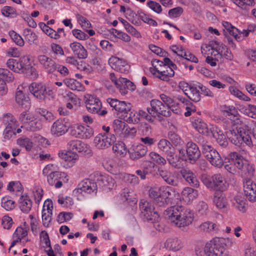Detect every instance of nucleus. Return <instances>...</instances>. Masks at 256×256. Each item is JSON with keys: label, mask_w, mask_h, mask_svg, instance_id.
I'll return each instance as SVG.
<instances>
[{"label": "nucleus", "mask_w": 256, "mask_h": 256, "mask_svg": "<svg viewBox=\"0 0 256 256\" xmlns=\"http://www.w3.org/2000/svg\"><path fill=\"white\" fill-rule=\"evenodd\" d=\"M164 247L170 250L176 252L182 248V244L178 238H168L164 242Z\"/></svg>", "instance_id": "nucleus-28"}, {"label": "nucleus", "mask_w": 256, "mask_h": 256, "mask_svg": "<svg viewBox=\"0 0 256 256\" xmlns=\"http://www.w3.org/2000/svg\"><path fill=\"white\" fill-rule=\"evenodd\" d=\"M52 209H42V220L43 225L48 227L52 220Z\"/></svg>", "instance_id": "nucleus-43"}, {"label": "nucleus", "mask_w": 256, "mask_h": 256, "mask_svg": "<svg viewBox=\"0 0 256 256\" xmlns=\"http://www.w3.org/2000/svg\"><path fill=\"white\" fill-rule=\"evenodd\" d=\"M58 203L62 207L68 208L74 204L73 199L69 196H58Z\"/></svg>", "instance_id": "nucleus-52"}, {"label": "nucleus", "mask_w": 256, "mask_h": 256, "mask_svg": "<svg viewBox=\"0 0 256 256\" xmlns=\"http://www.w3.org/2000/svg\"><path fill=\"white\" fill-rule=\"evenodd\" d=\"M3 122L6 128H16L18 126V122L15 117L9 113L4 116Z\"/></svg>", "instance_id": "nucleus-37"}, {"label": "nucleus", "mask_w": 256, "mask_h": 256, "mask_svg": "<svg viewBox=\"0 0 256 256\" xmlns=\"http://www.w3.org/2000/svg\"><path fill=\"white\" fill-rule=\"evenodd\" d=\"M159 174L163 180L168 184L174 186H176L178 184V180L177 177L174 174L164 168H160L158 170Z\"/></svg>", "instance_id": "nucleus-22"}, {"label": "nucleus", "mask_w": 256, "mask_h": 256, "mask_svg": "<svg viewBox=\"0 0 256 256\" xmlns=\"http://www.w3.org/2000/svg\"><path fill=\"white\" fill-rule=\"evenodd\" d=\"M186 154L190 161L196 162L200 156V152L197 145L192 142H189L186 145Z\"/></svg>", "instance_id": "nucleus-18"}, {"label": "nucleus", "mask_w": 256, "mask_h": 256, "mask_svg": "<svg viewBox=\"0 0 256 256\" xmlns=\"http://www.w3.org/2000/svg\"><path fill=\"white\" fill-rule=\"evenodd\" d=\"M168 138L174 146L180 145L182 142L179 136L172 130L168 132Z\"/></svg>", "instance_id": "nucleus-60"}, {"label": "nucleus", "mask_w": 256, "mask_h": 256, "mask_svg": "<svg viewBox=\"0 0 256 256\" xmlns=\"http://www.w3.org/2000/svg\"><path fill=\"white\" fill-rule=\"evenodd\" d=\"M33 118H34V116L28 110L20 113L18 116V120L22 124L21 128L27 126L28 123Z\"/></svg>", "instance_id": "nucleus-39"}, {"label": "nucleus", "mask_w": 256, "mask_h": 256, "mask_svg": "<svg viewBox=\"0 0 256 256\" xmlns=\"http://www.w3.org/2000/svg\"><path fill=\"white\" fill-rule=\"evenodd\" d=\"M242 112L244 114L254 118L256 117V106L247 104L240 108Z\"/></svg>", "instance_id": "nucleus-48"}, {"label": "nucleus", "mask_w": 256, "mask_h": 256, "mask_svg": "<svg viewBox=\"0 0 256 256\" xmlns=\"http://www.w3.org/2000/svg\"><path fill=\"white\" fill-rule=\"evenodd\" d=\"M63 82L67 87L72 90L81 91L84 89L82 84L73 78H65Z\"/></svg>", "instance_id": "nucleus-36"}, {"label": "nucleus", "mask_w": 256, "mask_h": 256, "mask_svg": "<svg viewBox=\"0 0 256 256\" xmlns=\"http://www.w3.org/2000/svg\"><path fill=\"white\" fill-rule=\"evenodd\" d=\"M20 71L28 69L30 66V58L28 56H24L18 59Z\"/></svg>", "instance_id": "nucleus-61"}, {"label": "nucleus", "mask_w": 256, "mask_h": 256, "mask_svg": "<svg viewBox=\"0 0 256 256\" xmlns=\"http://www.w3.org/2000/svg\"><path fill=\"white\" fill-rule=\"evenodd\" d=\"M244 194L250 202L256 200V184L250 179H245L244 181Z\"/></svg>", "instance_id": "nucleus-17"}, {"label": "nucleus", "mask_w": 256, "mask_h": 256, "mask_svg": "<svg viewBox=\"0 0 256 256\" xmlns=\"http://www.w3.org/2000/svg\"><path fill=\"white\" fill-rule=\"evenodd\" d=\"M9 35L17 45L22 46L24 45V42L21 36L14 30H10L9 32Z\"/></svg>", "instance_id": "nucleus-59"}, {"label": "nucleus", "mask_w": 256, "mask_h": 256, "mask_svg": "<svg viewBox=\"0 0 256 256\" xmlns=\"http://www.w3.org/2000/svg\"><path fill=\"white\" fill-rule=\"evenodd\" d=\"M229 156L238 168L240 170L243 168L244 166L243 160L238 153L232 152L229 154Z\"/></svg>", "instance_id": "nucleus-46"}, {"label": "nucleus", "mask_w": 256, "mask_h": 256, "mask_svg": "<svg viewBox=\"0 0 256 256\" xmlns=\"http://www.w3.org/2000/svg\"><path fill=\"white\" fill-rule=\"evenodd\" d=\"M70 46L73 53L79 58L85 59L87 58V51L80 43L74 42L70 43Z\"/></svg>", "instance_id": "nucleus-27"}, {"label": "nucleus", "mask_w": 256, "mask_h": 256, "mask_svg": "<svg viewBox=\"0 0 256 256\" xmlns=\"http://www.w3.org/2000/svg\"><path fill=\"white\" fill-rule=\"evenodd\" d=\"M68 148L70 150L78 152H86L89 146L78 140H73L69 141L67 144Z\"/></svg>", "instance_id": "nucleus-20"}, {"label": "nucleus", "mask_w": 256, "mask_h": 256, "mask_svg": "<svg viewBox=\"0 0 256 256\" xmlns=\"http://www.w3.org/2000/svg\"><path fill=\"white\" fill-rule=\"evenodd\" d=\"M124 120L129 123H138L140 121V117L138 112L131 110V108H130L128 111L125 112L121 116Z\"/></svg>", "instance_id": "nucleus-33"}, {"label": "nucleus", "mask_w": 256, "mask_h": 256, "mask_svg": "<svg viewBox=\"0 0 256 256\" xmlns=\"http://www.w3.org/2000/svg\"><path fill=\"white\" fill-rule=\"evenodd\" d=\"M229 90L232 94L237 97L240 100H242L244 101H249L250 100V98L248 96L244 95L242 92L235 87L232 86H230L229 88Z\"/></svg>", "instance_id": "nucleus-55"}, {"label": "nucleus", "mask_w": 256, "mask_h": 256, "mask_svg": "<svg viewBox=\"0 0 256 256\" xmlns=\"http://www.w3.org/2000/svg\"><path fill=\"white\" fill-rule=\"evenodd\" d=\"M248 125V130L246 128V132H248V134L251 138L252 143V145L248 146H252L254 145V140H256V121L252 120L250 123L246 122H244Z\"/></svg>", "instance_id": "nucleus-42"}, {"label": "nucleus", "mask_w": 256, "mask_h": 256, "mask_svg": "<svg viewBox=\"0 0 256 256\" xmlns=\"http://www.w3.org/2000/svg\"><path fill=\"white\" fill-rule=\"evenodd\" d=\"M166 160L169 164L174 168L179 169L182 166V161L180 160V158H178V155L176 154L174 150L168 152Z\"/></svg>", "instance_id": "nucleus-26"}, {"label": "nucleus", "mask_w": 256, "mask_h": 256, "mask_svg": "<svg viewBox=\"0 0 256 256\" xmlns=\"http://www.w3.org/2000/svg\"><path fill=\"white\" fill-rule=\"evenodd\" d=\"M26 128L31 131H37L42 128V124L39 120L33 118L28 123Z\"/></svg>", "instance_id": "nucleus-50"}, {"label": "nucleus", "mask_w": 256, "mask_h": 256, "mask_svg": "<svg viewBox=\"0 0 256 256\" xmlns=\"http://www.w3.org/2000/svg\"><path fill=\"white\" fill-rule=\"evenodd\" d=\"M214 202L217 208H224L226 207V200L220 192L214 196Z\"/></svg>", "instance_id": "nucleus-54"}, {"label": "nucleus", "mask_w": 256, "mask_h": 256, "mask_svg": "<svg viewBox=\"0 0 256 256\" xmlns=\"http://www.w3.org/2000/svg\"><path fill=\"white\" fill-rule=\"evenodd\" d=\"M243 252L244 256H256V247L253 244L246 243L244 244Z\"/></svg>", "instance_id": "nucleus-51"}, {"label": "nucleus", "mask_w": 256, "mask_h": 256, "mask_svg": "<svg viewBox=\"0 0 256 256\" xmlns=\"http://www.w3.org/2000/svg\"><path fill=\"white\" fill-rule=\"evenodd\" d=\"M202 183L208 188L218 191H223L226 188L224 177L220 174H216L210 176L203 174L201 176Z\"/></svg>", "instance_id": "nucleus-8"}, {"label": "nucleus", "mask_w": 256, "mask_h": 256, "mask_svg": "<svg viewBox=\"0 0 256 256\" xmlns=\"http://www.w3.org/2000/svg\"><path fill=\"white\" fill-rule=\"evenodd\" d=\"M62 176V173L58 172H52L48 176V182L51 186H54L56 188H60L62 183L59 179Z\"/></svg>", "instance_id": "nucleus-30"}, {"label": "nucleus", "mask_w": 256, "mask_h": 256, "mask_svg": "<svg viewBox=\"0 0 256 256\" xmlns=\"http://www.w3.org/2000/svg\"><path fill=\"white\" fill-rule=\"evenodd\" d=\"M116 140V138L114 134L101 133L94 138V144L96 148L104 150L114 144Z\"/></svg>", "instance_id": "nucleus-9"}, {"label": "nucleus", "mask_w": 256, "mask_h": 256, "mask_svg": "<svg viewBox=\"0 0 256 256\" xmlns=\"http://www.w3.org/2000/svg\"><path fill=\"white\" fill-rule=\"evenodd\" d=\"M73 214L72 212H63L58 214L56 220L58 222L61 224L70 220Z\"/></svg>", "instance_id": "nucleus-63"}, {"label": "nucleus", "mask_w": 256, "mask_h": 256, "mask_svg": "<svg viewBox=\"0 0 256 256\" xmlns=\"http://www.w3.org/2000/svg\"><path fill=\"white\" fill-rule=\"evenodd\" d=\"M149 156L158 164L164 165L166 163V158L156 152H150L149 154Z\"/></svg>", "instance_id": "nucleus-53"}, {"label": "nucleus", "mask_w": 256, "mask_h": 256, "mask_svg": "<svg viewBox=\"0 0 256 256\" xmlns=\"http://www.w3.org/2000/svg\"><path fill=\"white\" fill-rule=\"evenodd\" d=\"M70 134L76 138H88L94 134V130L88 126L74 125L70 128Z\"/></svg>", "instance_id": "nucleus-10"}, {"label": "nucleus", "mask_w": 256, "mask_h": 256, "mask_svg": "<svg viewBox=\"0 0 256 256\" xmlns=\"http://www.w3.org/2000/svg\"><path fill=\"white\" fill-rule=\"evenodd\" d=\"M180 174L185 180L192 186L198 188L199 186V182L198 180L194 174L190 170L182 169Z\"/></svg>", "instance_id": "nucleus-29"}, {"label": "nucleus", "mask_w": 256, "mask_h": 256, "mask_svg": "<svg viewBox=\"0 0 256 256\" xmlns=\"http://www.w3.org/2000/svg\"><path fill=\"white\" fill-rule=\"evenodd\" d=\"M152 67L150 68V72L154 76L158 78V76L161 74V72L162 71V69L160 68L164 66L163 62L160 60H153L152 61Z\"/></svg>", "instance_id": "nucleus-34"}, {"label": "nucleus", "mask_w": 256, "mask_h": 256, "mask_svg": "<svg viewBox=\"0 0 256 256\" xmlns=\"http://www.w3.org/2000/svg\"><path fill=\"white\" fill-rule=\"evenodd\" d=\"M28 226L24 228L22 227H18L16 230L15 232L13 234L14 238H18V239L22 240V238L25 237L28 234L27 228Z\"/></svg>", "instance_id": "nucleus-62"}, {"label": "nucleus", "mask_w": 256, "mask_h": 256, "mask_svg": "<svg viewBox=\"0 0 256 256\" xmlns=\"http://www.w3.org/2000/svg\"><path fill=\"white\" fill-rule=\"evenodd\" d=\"M222 110L226 117L236 121V124L226 132V136L230 141L238 146H242L244 144L247 146L252 145V140L248 134V132L246 131V128L248 130V125L238 118V110L235 107L224 105L222 106Z\"/></svg>", "instance_id": "nucleus-1"}, {"label": "nucleus", "mask_w": 256, "mask_h": 256, "mask_svg": "<svg viewBox=\"0 0 256 256\" xmlns=\"http://www.w3.org/2000/svg\"><path fill=\"white\" fill-rule=\"evenodd\" d=\"M170 188H151L148 190L149 196L154 199L158 206H165L171 196Z\"/></svg>", "instance_id": "nucleus-7"}, {"label": "nucleus", "mask_w": 256, "mask_h": 256, "mask_svg": "<svg viewBox=\"0 0 256 256\" xmlns=\"http://www.w3.org/2000/svg\"><path fill=\"white\" fill-rule=\"evenodd\" d=\"M164 216L178 228L190 225L194 220V212L190 209H166Z\"/></svg>", "instance_id": "nucleus-2"}, {"label": "nucleus", "mask_w": 256, "mask_h": 256, "mask_svg": "<svg viewBox=\"0 0 256 256\" xmlns=\"http://www.w3.org/2000/svg\"><path fill=\"white\" fill-rule=\"evenodd\" d=\"M192 126L200 133L204 135H208L210 132L209 129L206 123L201 119H195L192 122Z\"/></svg>", "instance_id": "nucleus-31"}, {"label": "nucleus", "mask_w": 256, "mask_h": 256, "mask_svg": "<svg viewBox=\"0 0 256 256\" xmlns=\"http://www.w3.org/2000/svg\"><path fill=\"white\" fill-rule=\"evenodd\" d=\"M30 92L40 100H44L48 96H52L55 90L52 87L42 83L32 82L28 88Z\"/></svg>", "instance_id": "nucleus-6"}, {"label": "nucleus", "mask_w": 256, "mask_h": 256, "mask_svg": "<svg viewBox=\"0 0 256 256\" xmlns=\"http://www.w3.org/2000/svg\"><path fill=\"white\" fill-rule=\"evenodd\" d=\"M150 110H152L157 116L158 114H161L164 116L168 117L171 114V112L168 108L158 100H152L150 101Z\"/></svg>", "instance_id": "nucleus-15"}, {"label": "nucleus", "mask_w": 256, "mask_h": 256, "mask_svg": "<svg viewBox=\"0 0 256 256\" xmlns=\"http://www.w3.org/2000/svg\"><path fill=\"white\" fill-rule=\"evenodd\" d=\"M212 132L214 137L220 146L225 148L228 145V142L222 131L220 130H214Z\"/></svg>", "instance_id": "nucleus-38"}, {"label": "nucleus", "mask_w": 256, "mask_h": 256, "mask_svg": "<svg viewBox=\"0 0 256 256\" xmlns=\"http://www.w3.org/2000/svg\"><path fill=\"white\" fill-rule=\"evenodd\" d=\"M84 100L86 110L89 112L102 116L107 114V110L106 108L102 110V103L96 96L87 94L84 97Z\"/></svg>", "instance_id": "nucleus-4"}, {"label": "nucleus", "mask_w": 256, "mask_h": 256, "mask_svg": "<svg viewBox=\"0 0 256 256\" xmlns=\"http://www.w3.org/2000/svg\"><path fill=\"white\" fill-rule=\"evenodd\" d=\"M132 192L127 188H124L121 194V196L124 198L128 202L131 203L130 206H134L136 204L137 200L132 196Z\"/></svg>", "instance_id": "nucleus-40"}, {"label": "nucleus", "mask_w": 256, "mask_h": 256, "mask_svg": "<svg viewBox=\"0 0 256 256\" xmlns=\"http://www.w3.org/2000/svg\"><path fill=\"white\" fill-rule=\"evenodd\" d=\"M112 150L116 154L121 156H124L127 152V150L124 144L120 141L116 142L112 146Z\"/></svg>", "instance_id": "nucleus-41"}, {"label": "nucleus", "mask_w": 256, "mask_h": 256, "mask_svg": "<svg viewBox=\"0 0 256 256\" xmlns=\"http://www.w3.org/2000/svg\"><path fill=\"white\" fill-rule=\"evenodd\" d=\"M197 195V190L190 188H186L182 192L183 198H188L189 200H192Z\"/></svg>", "instance_id": "nucleus-56"}, {"label": "nucleus", "mask_w": 256, "mask_h": 256, "mask_svg": "<svg viewBox=\"0 0 256 256\" xmlns=\"http://www.w3.org/2000/svg\"><path fill=\"white\" fill-rule=\"evenodd\" d=\"M140 216L144 220L150 221L152 222L160 220V215L154 209H142Z\"/></svg>", "instance_id": "nucleus-24"}, {"label": "nucleus", "mask_w": 256, "mask_h": 256, "mask_svg": "<svg viewBox=\"0 0 256 256\" xmlns=\"http://www.w3.org/2000/svg\"><path fill=\"white\" fill-rule=\"evenodd\" d=\"M29 98L26 96L22 90H17L16 93V102L21 106L25 108H28L30 106Z\"/></svg>", "instance_id": "nucleus-32"}, {"label": "nucleus", "mask_w": 256, "mask_h": 256, "mask_svg": "<svg viewBox=\"0 0 256 256\" xmlns=\"http://www.w3.org/2000/svg\"><path fill=\"white\" fill-rule=\"evenodd\" d=\"M147 152V146L142 144H138L134 146L133 148L129 151L130 156L134 160H137L144 156Z\"/></svg>", "instance_id": "nucleus-21"}, {"label": "nucleus", "mask_w": 256, "mask_h": 256, "mask_svg": "<svg viewBox=\"0 0 256 256\" xmlns=\"http://www.w3.org/2000/svg\"><path fill=\"white\" fill-rule=\"evenodd\" d=\"M158 148L164 152L168 153L170 150H172L173 148L172 144L167 140L162 138L159 140L158 143Z\"/></svg>", "instance_id": "nucleus-44"}, {"label": "nucleus", "mask_w": 256, "mask_h": 256, "mask_svg": "<svg viewBox=\"0 0 256 256\" xmlns=\"http://www.w3.org/2000/svg\"><path fill=\"white\" fill-rule=\"evenodd\" d=\"M186 96L192 100L198 102L200 100V95L198 88L192 86L188 92H186Z\"/></svg>", "instance_id": "nucleus-45"}, {"label": "nucleus", "mask_w": 256, "mask_h": 256, "mask_svg": "<svg viewBox=\"0 0 256 256\" xmlns=\"http://www.w3.org/2000/svg\"><path fill=\"white\" fill-rule=\"evenodd\" d=\"M202 152L206 159L214 166L220 168L224 161L219 153L207 142L202 140L200 142Z\"/></svg>", "instance_id": "nucleus-5"}, {"label": "nucleus", "mask_w": 256, "mask_h": 256, "mask_svg": "<svg viewBox=\"0 0 256 256\" xmlns=\"http://www.w3.org/2000/svg\"><path fill=\"white\" fill-rule=\"evenodd\" d=\"M166 70H162L161 72V74L158 76V78L164 81H168L170 77H172L174 74V70L176 68H172V66L165 67Z\"/></svg>", "instance_id": "nucleus-47"}, {"label": "nucleus", "mask_w": 256, "mask_h": 256, "mask_svg": "<svg viewBox=\"0 0 256 256\" xmlns=\"http://www.w3.org/2000/svg\"><path fill=\"white\" fill-rule=\"evenodd\" d=\"M112 128L116 134L120 136L128 134L130 132L128 124L125 122L118 119L114 120Z\"/></svg>", "instance_id": "nucleus-25"}, {"label": "nucleus", "mask_w": 256, "mask_h": 256, "mask_svg": "<svg viewBox=\"0 0 256 256\" xmlns=\"http://www.w3.org/2000/svg\"><path fill=\"white\" fill-rule=\"evenodd\" d=\"M17 144L20 146L24 148L27 150H30L32 147V142L27 138L18 139Z\"/></svg>", "instance_id": "nucleus-57"}, {"label": "nucleus", "mask_w": 256, "mask_h": 256, "mask_svg": "<svg viewBox=\"0 0 256 256\" xmlns=\"http://www.w3.org/2000/svg\"><path fill=\"white\" fill-rule=\"evenodd\" d=\"M96 184L102 188L112 189L115 186L114 180L110 176L96 172L94 174Z\"/></svg>", "instance_id": "nucleus-11"}, {"label": "nucleus", "mask_w": 256, "mask_h": 256, "mask_svg": "<svg viewBox=\"0 0 256 256\" xmlns=\"http://www.w3.org/2000/svg\"><path fill=\"white\" fill-rule=\"evenodd\" d=\"M60 158L67 162L68 166L72 167L78 158V154L70 150L66 152L65 151H60L58 153Z\"/></svg>", "instance_id": "nucleus-23"}, {"label": "nucleus", "mask_w": 256, "mask_h": 256, "mask_svg": "<svg viewBox=\"0 0 256 256\" xmlns=\"http://www.w3.org/2000/svg\"><path fill=\"white\" fill-rule=\"evenodd\" d=\"M106 100L112 110H114L120 114H123L125 112L128 111L131 107L130 103H126L124 101H120L116 98H108Z\"/></svg>", "instance_id": "nucleus-14"}, {"label": "nucleus", "mask_w": 256, "mask_h": 256, "mask_svg": "<svg viewBox=\"0 0 256 256\" xmlns=\"http://www.w3.org/2000/svg\"><path fill=\"white\" fill-rule=\"evenodd\" d=\"M110 67L121 73H127L130 69V66L126 61L116 56H112L108 60Z\"/></svg>", "instance_id": "nucleus-13"}, {"label": "nucleus", "mask_w": 256, "mask_h": 256, "mask_svg": "<svg viewBox=\"0 0 256 256\" xmlns=\"http://www.w3.org/2000/svg\"><path fill=\"white\" fill-rule=\"evenodd\" d=\"M222 26L230 34L234 36L237 41L242 40V36L238 34V33L240 32V30L228 22H223Z\"/></svg>", "instance_id": "nucleus-35"}, {"label": "nucleus", "mask_w": 256, "mask_h": 256, "mask_svg": "<svg viewBox=\"0 0 256 256\" xmlns=\"http://www.w3.org/2000/svg\"><path fill=\"white\" fill-rule=\"evenodd\" d=\"M232 242L228 238H217L208 242L210 256H228L225 246H231Z\"/></svg>", "instance_id": "nucleus-3"}, {"label": "nucleus", "mask_w": 256, "mask_h": 256, "mask_svg": "<svg viewBox=\"0 0 256 256\" xmlns=\"http://www.w3.org/2000/svg\"><path fill=\"white\" fill-rule=\"evenodd\" d=\"M94 180L91 179L83 180L78 184V190H80L81 192H84L88 194L92 192L96 193L97 191V184Z\"/></svg>", "instance_id": "nucleus-19"}, {"label": "nucleus", "mask_w": 256, "mask_h": 256, "mask_svg": "<svg viewBox=\"0 0 256 256\" xmlns=\"http://www.w3.org/2000/svg\"><path fill=\"white\" fill-rule=\"evenodd\" d=\"M195 252L196 256H210V252L208 250V242L204 247L198 246L196 248Z\"/></svg>", "instance_id": "nucleus-64"}, {"label": "nucleus", "mask_w": 256, "mask_h": 256, "mask_svg": "<svg viewBox=\"0 0 256 256\" xmlns=\"http://www.w3.org/2000/svg\"><path fill=\"white\" fill-rule=\"evenodd\" d=\"M38 60L48 73L51 74L54 72L56 62L52 58L44 54H40L38 56Z\"/></svg>", "instance_id": "nucleus-16"}, {"label": "nucleus", "mask_w": 256, "mask_h": 256, "mask_svg": "<svg viewBox=\"0 0 256 256\" xmlns=\"http://www.w3.org/2000/svg\"><path fill=\"white\" fill-rule=\"evenodd\" d=\"M68 130V123L65 118L58 119L52 124L50 131L55 136H60L66 133Z\"/></svg>", "instance_id": "nucleus-12"}, {"label": "nucleus", "mask_w": 256, "mask_h": 256, "mask_svg": "<svg viewBox=\"0 0 256 256\" xmlns=\"http://www.w3.org/2000/svg\"><path fill=\"white\" fill-rule=\"evenodd\" d=\"M7 66L14 72H19L20 64L18 59L10 58L6 62Z\"/></svg>", "instance_id": "nucleus-58"}, {"label": "nucleus", "mask_w": 256, "mask_h": 256, "mask_svg": "<svg viewBox=\"0 0 256 256\" xmlns=\"http://www.w3.org/2000/svg\"><path fill=\"white\" fill-rule=\"evenodd\" d=\"M38 26L42 31L50 38L56 39L58 37V35L56 34L55 30L50 28L44 22H40Z\"/></svg>", "instance_id": "nucleus-49"}]
</instances>
